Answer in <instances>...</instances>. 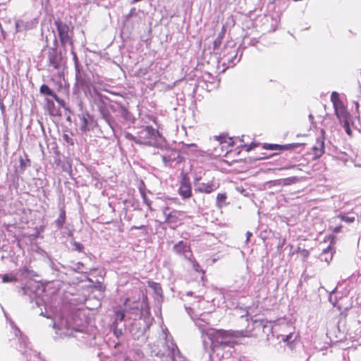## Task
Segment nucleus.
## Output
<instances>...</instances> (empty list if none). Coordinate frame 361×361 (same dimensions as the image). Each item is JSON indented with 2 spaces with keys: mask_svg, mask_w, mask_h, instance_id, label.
Instances as JSON below:
<instances>
[{
  "mask_svg": "<svg viewBox=\"0 0 361 361\" xmlns=\"http://www.w3.org/2000/svg\"><path fill=\"white\" fill-rule=\"evenodd\" d=\"M331 102L333 104L335 114L339 120L341 125L343 126L346 133L352 137L353 132L350 127L351 116L347 110L346 106L340 98V94L337 92H333L331 94Z\"/></svg>",
  "mask_w": 361,
  "mask_h": 361,
  "instance_id": "obj_1",
  "label": "nucleus"
},
{
  "mask_svg": "<svg viewBox=\"0 0 361 361\" xmlns=\"http://www.w3.org/2000/svg\"><path fill=\"white\" fill-rule=\"evenodd\" d=\"M158 130H155L153 127L147 126H142L137 132L136 136L128 134L127 137L135 142L136 143L145 145H150L153 140L155 139Z\"/></svg>",
  "mask_w": 361,
  "mask_h": 361,
  "instance_id": "obj_2",
  "label": "nucleus"
},
{
  "mask_svg": "<svg viewBox=\"0 0 361 361\" xmlns=\"http://www.w3.org/2000/svg\"><path fill=\"white\" fill-rule=\"evenodd\" d=\"M169 210V207H165L163 209V214L165 216V223L169 224L171 228H176L182 224L185 218V212L176 209L168 212Z\"/></svg>",
  "mask_w": 361,
  "mask_h": 361,
  "instance_id": "obj_3",
  "label": "nucleus"
},
{
  "mask_svg": "<svg viewBox=\"0 0 361 361\" xmlns=\"http://www.w3.org/2000/svg\"><path fill=\"white\" fill-rule=\"evenodd\" d=\"M55 25L57 28L59 37L62 47H65L66 45H73V42L71 37L69 35V27L67 24L63 23L61 20L55 21Z\"/></svg>",
  "mask_w": 361,
  "mask_h": 361,
  "instance_id": "obj_4",
  "label": "nucleus"
},
{
  "mask_svg": "<svg viewBox=\"0 0 361 361\" xmlns=\"http://www.w3.org/2000/svg\"><path fill=\"white\" fill-rule=\"evenodd\" d=\"M178 194L183 199H188L192 196L190 180L188 176L185 173H181Z\"/></svg>",
  "mask_w": 361,
  "mask_h": 361,
  "instance_id": "obj_5",
  "label": "nucleus"
},
{
  "mask_svg": "<svg viewBox=\"0 0 361 361\" xmlns=\"http://www.w3.org/2000/svg\"><path fill=\"white\" fill-rule=\"evenodd\" d=\"M133 297H128L124 301V306L128 310H138L140 309L139 303L140 300L141 291L135 288L131 290Z\"/></svg>",
  "mask_w": 361,
  "mask_h": 361,
  "instance_id": "obj_6",
  "label": "nucleus"
},
{
  "mask_svg": "<svg viewBox=\"0 0 361 361\" xmlns=\"http://www.w3.org/2000/svg\"><path fill=\"white\" fill-rule=\"evenodd\" d=\"M305 144L302 143H290L287 145H277V144H268L264 143L262 148L267 150H293L298 147H302Z\"/></svg>",
  "mask_w": 361,
  "mask_h": 361,
  "instance_id": "obj_7",
  "label": "nucleus"
},
{
  "mask_svg": "<svg viewBox=\"0 0 361 361\" xmlns=\"http://www.w3.org/2000/svg\"><path fill=\"white\" fill-rule=\"evenodd\" d=\"M173 249L177 255L183 256L187 260L188 259V256L193 255L190 245L183 240L175 244Z\"/></svg>",
  "mask_w": 361,
  "mask_h": 361,
  "instance_id": "obj_8",
  "label": "nucleus"
},
{
  "mask_svg": "<svg viewBox=\"0 0 361 361\" xmlns=\"http://www.w3.org/2000/svg\"><path fill=\"white\" fill-rule=\"evenodd\" d=\"M219 188V184H216L214 178L206 183H201L196 186L195 191L200 193L209 194Z\"/></svg>",
  "mask_w": 361,
  "mask_h": 361,
  "instance_id": "obj_9",
  "label": "nucleus"
},
{
  "mask_svg": "<svg viewBox=\"0 0 361 361\" xmlns=\"http://www.w3.org/2000/svg\"><path fill=\"white\" fill-rule=\"evenodd\" d=\"M312 154L314 159H318L324 153V142L322 138H317L316 143L312 147Z\"/></svg>",
  "mask_w": 361,
  "mask_h": 361,
  "instance_id": "obj_10",
  "label": "nucleus"
},
{
  "mask_svg": "<svg viewBox=\"0 0 361 361\" xmlns=\"http://www.w3.org/2000/svg\"><path fill=\"white\" fill-rule=\"evenodd\" d=\"M217 342L224 345H230V342L226 341L227 338L232 337V331L219 330L216 333Z\"/></svg>",
  "mask_w": 361,
  "mask_h": 361,
  "instance_id": "obj_11",
  "label": "nucleus"
},
{
  "mask_svg": "<svg viewBox=\"0 0 361 361\" xmlns=\"http://www.w3.org/2000/svg\"><path fill=\"white\" fill-rule=\"evenodd\" d=\"M61 56L58 55L57 51L54 49H51L49 51V63L54 69H59L60 67Z\"/></svg>",
  "mask_w": 361,
  "mask_h": 361,
  "instance_id": "obj_12",
  "label": "nucleus"
},
{
  "mask_svg": "<svg viewBox=\"0 0 361 361\" xmlns=\"http://www.w3.org/2000/svg\"><path fill=\"white\" fill-rule=\"evenodd\" d=\"M226 27L224 25L221 32L219 33L218 37L214 39L213 42V49L214 51H217L220 48L222 44L223 38L224 37Z\"/></svg>",
  "mask_w": 361,
  "mask_h": 361,
  "instance_id": "obj_13",
  "label": "nucleus"
},
{
  "mask_svg": "<svg viewBox=\"0 0 361 361\" xmlns=\"http://www.w3.org/2000/svg\"><path fill=\"white\" fill-rule=\"evenodd\" d=\"M227 195L226 193H219L216 195V206L219 208H222L224 206L228 204V202H226Z\"/></svg>",
  "mask_w": 361,
  "mask_h": 361,
  "instance_id": "obj_14",
  "label": "nucleus"
},
{
  "mask_svg": "<svg viewBox=\"0 0 361 361\" xmlns=\"http://www.w3.org/2000/svg\"><path fill=\"white\" fill-rule=\"evenodd\" d=\"M66 210L64 208H62L60 211L59 216L58 219L55 221V223L58 228H62L66 222Z\"/></svg>",
  "mask_w": 361,
  "mask_h": 361,
  "instance_id": "obj_15",
  "label": "nucleus"
},
{
  "mask_svg": "<svg viewBox=\"0 0 361 361\" xmlns=\"http://www.w3.org/2000/svg\"><path fill=\"white\" fill-rule=\"evenodd\" d=\"M251 336H252L251 331H247V330L232 331V337L233 338H245V337H251Z\"/></svg>",
  "mask_w": 361,
  "mask_h": 361,
  "instance_id": "obj_16",
  "label": "nucleus"
},
{
  "mask_svg": "<svg viewBox=\"0 0 361 361\" xmlns=\"http://www.w3.org/2000/svg\"><path fill=\"white\" fill-rule=\"evenodd\" d=\"M188 261L191 263L194 270L196 272H202L203 274L204 273V271L201 269L200 264L197 262L193 255H190V256H188Z\"/></svg>",
  "mask_w": 361,
  "mask_h": 361,
  "instance_id": "obj_17",
  "label": "nucleus"
},
{
  "mask_svg": "<svg viewBox=\"0 0 361 361\" xmlns=\"http://www.w3.org/2000/svg\"><path fill=\"white\" fill-rule=\"evenodd\" d=\"M39 92L42 94L49 95L53 97V95L56 94V93L47 85L43 84L39 87Z\"/></svg>",
  "mask_w": 361,
  "mask_h": 361,
  "instance_id": "obj_18",
  "label": "nucleus"
},
{
  "mask_svg": "<svg viewBox=\"0 0 361 361\" xmlns=\"http://www.w3.org/2000/svg\"><path fill=\"white\" fill-rule=\"evenodd\" d=\"M296 252L298 254L302 261L306 260L310 256V251L305 248H301L300 247L297 248Z\"/></svg>",
  "mask_w": 361,
  "mask_h": 361,
  "instance_id": "obj_19",
  "label": "nucleus"
},
{
  "mask_svg": "<svg viewBox=\"0 0 361 361\" xmlns=\"http://www.w3.org/2000/svg\"><path fill=\"white\" fill-rule=\"evenodd\" d=\"M338 217L343 221H345L346 223L350 224L353 223L355 220V218L354 216H348L345 214H340Z\"/></svg>",
  "mask_w": 361,
  "mask_h": 361,
  "instance_id": "obj_20",
  "label": "nucleus"
},
{
  "mask_svg": "<svg viewBox=\"0 0 361 361\" xmlns=\"http://www.w3.org/2000/svg\"><path fill=\"white\" fill-rule=\"evenodd\" d=\"M17 281L18 279L13 275L4 274L2 276V281L4 283L16 282Z\"/></svg>",
  "mask_w": 361,
  "mask_h": 361,
  "instance_id": "obj_21",
  "label": "nucleus"
},
{
  "mask_svg": "<svg viewBox=\"0 0 361 361\" xmlns=\"http://www.w3.org/2000/svg\"><path fill=\"white\" fill-rule=\"evenodd\" d=\"M260 145V143L252 142L250 145H243L242 147L246 152H250L252 149L257 147Z\"/></svg>",
  "mask_w": 361,
  "mask_h": 361,
  "instance_id": "obj_22",
  "label": "nucleus"
},
{
  "mask_svg": "<svg viewBox=\"0 0 361 361\" xmlns=\"http://www.w3.org/2000/svg\"><path fill=\"white\" fill-rule=\"evenodd\" d=\"M80 121H81V130L82 131H86L88 130L87 128V124H88V120L85 116H82L80 117Z\"/></svg>",
  "mask_w": 361,
  "mask_h": 361,
  "instance_id": "obj_23",
  "label": "nucleus"
},
{
  "mask_svg": "<svg viewBox=\"0 0 361 361\" xmlns=\"http://www.w3.org/2000/svg\"><path fill=\"white\" fill-rule=\"evenodd\" d=\"M116 320H118L120 322L123 321L125 318V313L122 310H118L115 312Z\"/></svg>",
  "mask_w": 361,
  "mask_h": 361,
  "instance_id": "obj_24",
  "label": "nucleus"
},
{
  "mask_svg": "<svg viewBox=\"0 0 361 361\" xmlns=\"http://www.w3.org/2000/svg\"><path fill=\"white\" fill-rule=\"evenodd\" d=\"M53 99L58 102L59 104H60L61 106H65V102L64 100H63L62 99L59 98L57 94H54L53 95Z\"/></svg>",
  "mask_w": 361,
  "mask_h": 361,
  "instance_id": "obj_25",
  "label": "nucleus"
},
{
  "mask_svg": "<svg viewBox=\"0 0 361 361\" xmlns=\"http://www.w3.org/2000/svg\"><path fill=\"white\" fill-rule=\"evenodd\" d=\"M297 180L295 177L288 178L283 180V185H289Z\"/></svg>",
  "mask_w": 361,
  "mask_h": 361,
  "instance_id": "obj_26",
  "label": "nucleus"
},
{
  "mask_svg": "<svg viewBox=\"0 0 361 361\" xmlns=\"http://www.w3.org/2000/svg\"><path fill=\"white\" fill-rule=\"evenodd\" d=\"M148 286L149 287L154 289L155 290H157V288H159V289H161V288L159 287V284L154 281H148Z\"/></svg>",
  "mask_w": 361,
  "mask_h": 361,
  "instance_id": "obj_27",
  "label": "nucleus"
},
{
  "mask_svg": "<svg viewBox=\"0 0 361 361\" xmlns=\"http://www.w3.org/2000/svg\"><path fill=\"white\" fill-rule=\"evenodd\" d=\"M73 245H74L75 250H78V252L83 251L84 247L81 243L75 242V243H74Z\"/></svg>",
  "mask_w": 361,
  "mask_h": 361,
  "instance_id": "obj_28",
  "label": "nucleus"
},
{
  "mask_svg": "<svg viewBox=\"0 0 361 361\" xmlns=\"http://www.w3.org/2000/svg\"><path fill=\"white\" fill-rule=\"evenodd\" d=\"M136 13V9L135 8H132L130 11H129V13L127 15L126 18H130V17L135 16Z\"/></svg>",
  "mask_w": 361,
  "mask_h": 361,
  "instance_id": "obj_29",
  "label": "nucleus"
},
{
  "mask_svg": "<svg viewBox=\"0 0 361 361\" xmlns=\"http://www.w3.org/2000/svg\"><path fill=\"white\" fill-rule=\"evenodd\" d=\"M46 103H47V105L48 106V107L54 106V102L49 99H46Z\"/></svg>",
  "mask_w": 361,
  "mask_h": 361,
  "instance_id": "obj_30",
  "label": "nucleus"
},
{
  "mask_svg": "<svg viewBox=\"0 0 361 361\" xmlns=\"http://www.w3.org/2000/svg\"><path fill=\"white\" fill-rule=\"evenodd\" d=\"M341 228H342V226H336L334 228L333 231L334 233H339L341 231Z\"/></svg>",
  "mask_w": 361,
  "mask_h": 361,
  "instance_id": "obj_31",
  "label": "nucleus"
},
{
  "mask_svg": "<svg viewBox=\"0 0 361 361\" xmlns=\"http://www.w3.org/2000/svg\"><path fill=\"white\" fill-rule=\"evenodd\" d=\"M149 118L153 123H154L155 124L157 123V118L155 116H151Z\"/></svg>",
  "mask_w": 361,
  "mask_h": 361,
  "instance_id": "obj_32",
  "label": "nucleus"
},
{
  "mask_svg": "<svg viewBox=\"0 0 361 361\" xmlns=\"http://www.w3.org/2000/svg\"><path fill=\"white\" fill-rule=\"evenodd\" d=\"M73 59H74V60H75V64H76V65H78V57H77V55H76V54H75V53H73Z\"/></svg>",
  "mask_w": 361,
  "mask_h": 361,
  "instance_id": "obj_33",
  "label": "nucleus"
},
{
  "mask_svg": "<svg viewBox=\"0 0 361 361\" xmlns=\"http://www.w3.org/2000/svg\"><path fill=\"white\" fill-rule=\"evenodd\" d=\"M145 227V226L142 225V226H133L132 227V228L133 229H142Z\"/></svg>",
  "mask_w": 361,
  "mask_h": 361,
  "instance_id": "obj_34",
  "label": "nucleus"
},
{
  "mask_svg": "<svg viewBox=\"0 0 361 361\" xmlns=\"http://www.w3.org/2000/svg\"><path fill=\"white\" fill-rule=\"evenodd\" d=\"M251 235H252V233L250 232L247 233V241L250 240V238Z\"/></svg>",
  "mask_w": 361,
  "mask_h": 361,
  "instance_id": "obj_35",
  "label": "nucleus"
},
{
  "mask_svg": "<svg viewBox=\"0 0 361 361\" xmlns=\"http://www.w3.org/2000/svg\"><path fill=\"white\" fill-rule=\"evenodd\" d=\"M63 137L67 142H69V137L68 135H64Z\"/></svg>",
  "mask_w": 361,
  "mask_h": 361,
  "instance_id": "obj_36",
  "label": "nucleus"
},
{
  "mask_svg": "<svg viewBox=\"0 0 361 361\" xmlns=\"http://www.w3.org/2000/svg\"><path fill=\"white\" fill-rule=\"evenodd\" d=\"M265 157H259L258 159H264Z\"/></svg>",
  "mask_w": 361,
  "mask_h": 361,
  "instance_id": "obj_37",
  "label": "nucleus"
}]
</instances>
